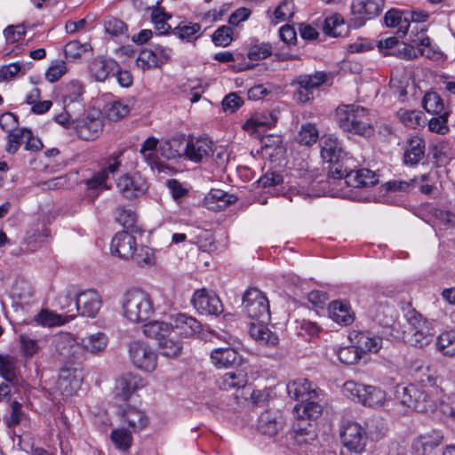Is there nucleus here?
Masks as SVG:
<instances>
[{
	"label": "nucleus",
	"instance_id": "nucleus-47",
	"mask_svg": "<svg viewBox=\"0 0 455 455\" xmlns=\"http://www.w3.org/2000/svg\"><path fill=\"white\" fill-rule=\"evenodd\" d=\"M236 199L235 196L228 194L221 189H212L206 197L208 204H216V206L210 207L219 211L226 208L231 204H234Z\"/></svg>",
	"mask_w": 455,
	"mask_h": 455
},
{
	"label": "nucleus",
	"instance_id": "nucleus-53",
	"mask_svg": "<svg viewBox=\"0 0 455 455\" xmlns=\"http://www.w3.org/2000/svg\"><path fill=\"white\" fill-rule=\"evenodd\" d=\"M83 93V87L77 81L69 83L63 94V104L68 108L71 103L78 102Z\"/></svg>",
	"mask_w": 455,
	"mask_h": 455
},
{
	"label": "nucleus",
	"instance_id": "nucleus-3",
	"mask_svg": "<svg viewBox=\"0 0 455 455\" xmlns=\"http://www.w3.org/2000/svg\"><path fill=\"white\" fill-rule=\"evenodd\" d=\"M334 120L344 132L370 138L375 133V127L369 109L358 104H340L335 109Z\"/></svg>",
	"mask_w": 455,
	"mask_h": 455
},
{
	"label": "nucleus",
	"instance_id": "nucleus-13",
	"mask_svg": "<svg viewBox=\"0 0 455 455\" xmlns=\"http://www.w3.org/2000/svg\"><path fill=\"white\" fill-rule=\"evenodd\" d=\"M403 16L411 23L408 32L409 41L414 44H428L429 37L427 36V27L424 24L428 19V13L424 11L414 10L405 12Z\"/></svg>",
	"mask_w": 455,
	"mask_h": 455
},
{
	"label": "nucleus",
	"instance_id": "nucleus-44",
	"mask_svg": "<svg viewBox=\"0 0 455 455\" xmlns=\"http://www.w3.org/2000/svg\"><path fill=\"white\" fill-rule=\"evenodd\" d=\"M132 431L124 427L113 429L110 435L115 447L121 451H127L132 443Z\"/></svg>",
	"mask_w": 455,
	"mask_h": 455
},
{
	"label": "nucleus",
	"instance_id": "nucleus-6",
	"mask_svg": "<svg viewBox=\"0 0 455 455\" xmlns=\"http://www.w3.org/2000/svg\"><path fill=\"white\" fill-rule=\"evenodd\" d=\"M342 392L352 401L373 409L380 408L387 399L386 392L380 387L353 380L344 383Z\"/></svg>",
	"mask_w": 455,
	"mask_h": 455
},
{
	"label": "nucleus",
	"instance_id": "nucleus-58",
	"mask_svg": "<svg viewBox=\"0 0 455 455\" xmlns=\"http://www.w3.org/2000/svg\"><path fill=\"white\" fill-rule=\"evenodd\" d=\"M272 53V47L269 44L261 43L253 44L249 48L247 56L251 60H260L267 58Z\"/></svg>",
	"mask_w": 455,
	"mask_h": 455
},
{
	"label": "nucleus",
	"instance_id": "nucleus-54",
	"mask_svg": "<svg viewBox=\"0 0 455 455\" xmlns=\"http://www.w3.org/2000/svg\"><path fill=\"white\" fill-rule=\"evenodd\" d=\"M159 348L163 355L166 357H176L180 354L182 346L179 340L166 337L159 342Z\"/></svg>",
	"mask_w": 455,
	"mask_h": 455
},
{
	"label": "nucleus",
	"instance_id": "nucleus-21",
	"mask_svg": "<svg viewBox=\"0 0 455 455\" xmlns=\"http://www.w3.org/2000/svg\"><path fill=\"white\" fill-rule=\"evenodd\" d=\"M145 387L144 379L135 374H125L120 377L115 387V395L123 401H127L132 395Z\"/></svg>",
	"mask_w": 455,
	"mask_h": 455
},
{
	"label": "nucleus",
	"instance_id": "nucleus-7",
	"mask_svg": "<svg viewBox=\"0 0 455 455\" xmlns=\"http://www.w3.org/2000/svg\"><path fill=\"white\" fill-rule=\"evenodd\" d=\"M243 305L251 319L260 323L270 322L269 301L259 289H248L243 294Z\"/></svg>",
	"mask_w": 455,
	"mask_h": 455
},
{
	"label": "nucleus",
	"instance_id": "nucleus-50",
	"mask_svg": "<svg viewBox=\"0 0 455 455\" xmlns=\"http://www.w3.org/2000/svg\"><path fill=\"white\" fill-rule=\"evenodd\" d=\"M319 139V132L315 124L307 123L301 125L296 136V140L300 145L311 146Z\"/></svg>",
	"mask_w": 455,
	"mask_h": 455
},
{
	"label": "nucleus",
	"instance_id": "nucleus-5",
	"mask_svg": "<svg viewBox=\"0 0 455 455\" xmlns=\"http://www.w3.org/2000/svg\"><path fill=\"white\" fill-rule=\"evenodd\" d=\"M403 315L411 326V337L410 342L411 345L419 347H424L431 343L436 333L437 322L435 320H427L423 318L411 304L402 307Z\"/></svg>",
	"mask_w": 455,
	"mask_h": 455
},
{
	"label": "nucleus",
	"instance_id": "nucleus-10",
	"mask_svg": "<svg viewBox=\"0 0 455 455\" xmlns=\"http://www.w3.org/2000/svg\"><path fill=\"white\" fill-rule=\"evenodd\" d=\"M341 443L349 451L362 453L368 443V434L366 430L356 422H347L339 430Z\"/></svg>",
	"mask_w": 455,
	"mask_h": 455
},
{
	"label": "nucleus",
	"instance_id": "nucleus-56",
	"mask_svg": "<svg viewBox=\"0 0 455 455\" xmlns=\"http://www.w3.org/2000/svg\"><path fill=\"white\" fill-rule=\"evenodd\" d=\"M137 66L142 69L159 68V62L153 50H142L136 60Z\"/></svg>",
	"mask_w": 455,
	"mask_h": 455
},
{
	"label": "nucleus",
	"instance_id": "nucleus-28",
	"mask_svg": "<svg viewBox=\"0 0 455 455\" xmlns=\"http://www.w3.org/2000/svg\"><path fill=\"white\" fill-rule=\"evenodd\" d=\"M282 427V416L278 411H267L259 418L258 428L264 435H275Z\"/></svg>",
	"mask_w": 455,
	"mask_h": 455
},
{
	"label": "nucleus",
	"instance_id": "nucleus-45",
	"mask_svg": "<svg viewBox=\"0 0 455 455\" xmlns=\"http://www.w3.org/2000/svg\"><path fill=\"white\" fill-rule=\"evenodd\" d=\"M132 259L136 265L140 267L153 266L156 263V257L154 251L146 245H136L132 252Z\"/></svg>",
	"mask_w": 455,
	"mask_h": 455
},
{
	"label": "nucleus",
	"instance_id": "nucleus-51",
	"mask_svg": "<svg viewBox=\"0 0 455 455\" xmlns=\"http://www.w3.org/2000/svg\"><path fill=\"white\" fill-rule=\"evenodd\" d=\"M397 116L403 125L416 129L422 122L423 113L419 110L400 109Z\"/></svg>",
	"mask_w": 455,
	"mask_h": 455
},
{
	"label": "nucleus",
	"instance_id": "nucleus-9",
	"mask_svg": "<svg viewBox=\"0 0 455 455\" xmlns=\"http://www.w3.org/2000/svg\"><path fill=\"white\" fill-rule=\"evenodd\" d=\"M351 23L355 28H361L383 12L385 0H352Z\"/></svg>",
	"mask_w": 455,
	"mask_h": 455
},
{
	"label": "nucleus",
	"instance_id": "nucleus-24",
	"mask_svg": "<svg viewBox=\"0 0 455 455\" xmlns=\"http://www.w3.org/2000/svg\"><path fill=\"white\" fill-rule=\"evenodd\" d=\"M137 245L136 238L127 231L117 233L111 241V251L119 258L129 259L132 256L135 246Z\"/></svg>",
	"mask_w": 455,
	"mask_h": 455
},
{
	"label": "nucleus",
	"instance_id": "nucleus-52",
	"mask_svg": "<svg viewBox=\"0 0 455 455\" xmlns=\"http://www.w3.org/2000/svg\"><path fill=\"white\" fill-rule=\"evenodd\" d=\"M336 354L339 360L346 365L355 364L362 357L361 353L355 346V344H352L351 346L339 347Z\"/></svg>",
	"mask_w": 455,
	"mask_h": 455
},
{
	"label": "nucleus",
	"instance_id": "nucleus-35",
	"mask_svg": "<svg viewBox=\"0 0 455 455\" xmlns=\"http://www.w3.org/2000/svg\"><path fill=\"white\" fill-rule=\"evenodd\" d=\"M442 441L440 434L421 435L413 441L411 448L416 455H425L440 445Z\"/></svg>",
	"mask_w": 455,
	"mask_h": 455
},
{
	"label": "nucleus",
	"instance_id": "nucleus-57",
	"mask_svg": "<svg viewBox=\"0 0 455 455\" xmlns=\"http://www.w3.org/2000/svg\"><path fill=\"white\" fill-rule=\"evenodd\" d=\"M25 418V413L22 411V405L17 401L11 404L10 415L4 418V422L11 428L19 425Z\"/></svg>",
	"mask_w": 455,
	"mask_h": 455
},
{
	"label": "nucleus",
	"instance_id": "nucleus-32",
	"mask_svg": "<svg viewBox=\"0 0 455 455\" xmlns=\"http://www.w3.org/2000/svg\"><path fill=\"white\" fill-rule=\"evenodd\" d=\"M0 375L12 387L20 385L18 362L14 357L0 355Z\"/></svg>",
	"mask_w": 455,
	"mask_h": 455
},
{
	"label": "nucleus",
	"instance_id": "nucleus-60",
	"mask_svg": "<svg viewBox=\"0 0 455 455\" xmlns=\"http://www.w3.org/2000/svg\"><path fill=\"white\" fill-rule=\"evenodd\" d=\"M450 116L437 115L428 122V130L432 132L444 135L449 132L448 118Z\"/></svg>",
	"mask_w": 455,
	"mask_h": 455
},
{
	"label": "nucleus",
	"instance_id": "nucleus-25",
	"mask_svg": "<svg viewBox=\"0 0 455 455\" xmlns=\"http://www.w3.org/2000/svg\"><path fill=\"white\" fill-rule=\"evenodd\" d=\"M116 188L122 196L128 199L137 197L146 190L144 181L128 174H124L117 180Z\"/></svg>",
	"mask_w": 455,
	"mask_h": 455
},
{
	"label": "nucleus",
	"instance_id": "nucleus-61",
	"mask_svg": "<svg viewBox=\"0 0 455 455\" xmlns=\"http://www.w3.org/2000/svg\"><path fill=\"white\" fill-rule=\"evenodd\" d=\"M344 25V20L339 13L327 17L324 20L323 31L326 35L338 36L341 32L338 28Z\"/></svg>",
	"mask_w": 455,
	"mask_h": 455
},
{
	"label": "nucleus",
	"instance_id": "nucleus-20",
	"mask_svg": "<svg viewBox=\"0 0 455 455\" xmlns=\"http://www.w3.org/2000/svg\"><path fill=\"white\" fill-rule=\"evenodd\" d=\"M287 392L294 400L304 402L318 398L320 389L307 379H297L287 384Z\"/></svg>",
	"mask_w": 455,
	"mask_h": 455
},
{
	"label": "nucleus",
	"instance_id": "nucleus-18",
	"mask_svg": "<svg viewBox=\"0 0 455 455\" xmlns=\"http://www.w3.org/2000/svg\"><path fill=\"white\" fill-rule=\"evenodd\" d=\"M349 339L361 355L377 353L382 347L381 338L368 331H353L349 334Z\"/></svg>",
	"mask_w": 455,
	"mask_h": 455
},
{
	"label": "nucleus",
	"instance_id": "nucleus-55",
	"mask_svg": "<svg viewBox=\"0 0 455 455\" xmlns=\"http://www.w3.org/2000/svg\"><path fill=\"white\" fill-rule=\"evenodd\" d=\"M233 28L229 26L220 27L212 36V42L218 46L226 47L233 41Z\"/></svg>",
	"mask_w": 455,
	"mask_h": 455
},
{
	"label": "nucleus",
	"instance_id": "nucleus-2",
	"mask_svg": "<svg viewBox=\"0 0 455 455\" xmlns=\"http://www.w3.org/2000/svg\"><path fill=\"white\" fill-rule=\"evenodd\" d=\"M395 397L402 404L416 411L432 413L437 408L439 388L435 379L429 375L407 387L397 385Z\"/></svg>",
	"mask_w": 455,
	"mask_h": 455
},
{
	"label": "nucleus",
	"instance_id": "nucleus-16",
	"mask_svg": "<svg viewBox=\"0 0 455 455\" xmlns=\"http://www.w3.org/2000/svg\"><path fill=\"white\" fill-rule=\"evenodd\" d=\"M368 315L379 325L389 326L395 322V310L387 298L379 296L370 307Z\"/></svg>",
	"mask_w": 455,
	"mask_h": 455
},
{
	"label": "nucleus",
	"instance_id": "nucleus-63",
	"mask_svg": "<svg viewBox=\"0 0 455 455\" xmlns=\"http://www.w3.org/2000/svg\"><path fill=\"white\" fill-rule=\"evenodd\" d=\"M7 44H15L20 41L26 35L24 24L10 25L4 30Z\"/></svg>",
	"mask_w": 455,
	"mask_h": 455
},
{
	"label": "nucleus",
	"instance_id": "nucleus-34",
	"mask_svg": "<svg viewBox=\"0 0 455 455\" xmlns=\"http://www.w3.org/2000/svg\"><path fill=\"white\" fill-rule=\"evenodd\" d=\"M108 338L101 331L89 334L81 339L80 345L84 350L96 355L104 351L108 346Z\"/></svg>",
	"mask_w": 455,
	"mask_h": 455
},
{
	"label": "nucleus",
	"instance_id": "nucleus-11",
	"mask_svg": "<svg viewBox=\"0 0 455 455\" xmlns=\"http://www.w3.org/2000/svg\"><path fill=\"white\" fill-rule=\"evenodd\" d=\"M326 81V74L323 72H315L313 75H300L292 84H298L297 91L293 94L296 101L306 103L313 99L314 90L318 88Z\"/></svg>",
	"mask_w": 455,
	"mask_h": 455
},
{
	"label": "nucleus",
	"instance_id": "nucleus-37",
	"mask_svg": "<svg viewBox=\"0 0 455 455\" xmlns=\"http://www.w3.org/2000/svg\"><path fill=\"white\" fill-rule=\"evenodd\" d=\"M81 379L76 378L75 373L68 369L62 370L58 379V388L67 395H73L80 387Z\"/></svg>",
	"mask_w": 455,
	"mask_h": 455
},
{
	"label": "nucleus",
	"instance_id": "nucleus-62",
	"mask_svg": "<svg viewBox=\"0 0 455 455\" xmlns=\"http://www.w3.org/2000/svg\"><path fill=\"white\" fill-rule=\"evenodd\" d=\"M116 220L124 228H132L136 223V214L124 207H119L116 212Z\"/></svg>",
	"mask_w": 455,
	"mask_h": 455
},
{
	"label": "nucleus",
	"instance_id": "nucleus-1",
	"mask_svg": "<svg viewBox=\"0 0 455 455\" xmlns=\"http://www.w3.org/2000/svg\"><path fill=\"white\" fill-rule=\"evenodd\" d=\"M322 158L330 164L328 176L334 180H344L348 187H371L378 183L376 173L369 169H353V160L347 158L339 140L332 136H324L321 145Z\"/></svg>",
	"mask_w": 455,
	"mask_h": 455
},
{
	"label": "nucleus",
	"instance_id": "nucleus-59",
	"mask_svg": "<svg viewBox=\"0 0 455 455\" xmlns=\"http://www.w3.org/2000/svg\"><path fill=\"white\" fill-rule=\"evenodd\" d=\"M106 112L108 119L115 121L126 116L130 108L121 101H115L107 106Z\"/></svg>",
	"mask_w": 455,
	"mask_h": 455
},
{
	"label": "nucleus",
	"instance_id": "nucleus-36",
	"mask_svg": "<svg viewBox=\"0 0 455 455\" xmlns=\"http://www.w3.org/2000/svg\"><path fill=\"white\" fill-rule=\"evenodd\" d=\"M330 317L339 324L348 325L354 318L350 312V307L346 302L332 301L328 307Z\"/></svg>",
	"mask_w": 455,
	"mask_h": 455
},
{
	"label": "nucleus",
	"instance_id": "nucleus-31",
	"mask_svg": "<svg viewBox=\"0 0 455 455\" xmlns=\"http://www.w3.org/2000/svg\"><path fill=\"white\" fill-rule=\"evenodd\" d=\"M425 141L419 136L411 137L404 152V163L406 164H417L425 156Z\"/></svg>",
	"mask_w": 455,
	"mask_h": 455
},
{
	"label": "nucleus",
	"instance_id": "nucleus-39",
	"mask_svg": "<svg viewBox=\"0 0 455 455\" xmlns=\"http://www.w3.org/2000/svg\"><path fill=\"white\" fill-rule=\"evenodd\" d=\"M171 331V322L153 321L143 326L144 334L148 338L157 339L158 343L168 337Z\"/></svg>",
	"mask_w": 455,
	"mask_h": 455
},
{
	"label": "nucleus",
	"instance_id": "nucleus-64",
	"mask_svg": "<svg viewBox=\"0 0 455 455\" xmlns=\"http://www.w3.org/2000/svg\"><path fill=\"white\" fill-rule=\"evenodd\" d=\"M67 73L65 61L60 60L53 62L45 72V78L50 83L59 81Z\"/></svg>",
	"mask_w": 455,
	"mask_h": 455
},
{
	"label": "nucleus",
	"instance_id": "nucleus-42",
	"mask_svg": "<svg viewBox=\"0 0 455 455\" xmlns=\"http://www.w3.org/2000/svg\"><path fill=\"white\" fill-rule=\"evenodd\" d=\"M246 383L247 376L242 371L227 372L218 380L219 387L225 390L243 387Z\"/></svg>",
	"mask_w": 455,
	"mask_h": 455
},
{
	"label": "nucleus",
	"instance_id": "nucleus-29",
	"mask_svg": "<svg viewBox=\"0 0 455 455\" xmlns=\"http://www.w3.org/2000/svg\"><path fill=\"white\" fill-rule=\"evenodd\" d=\"M76 317L73 309H68L64 314H56L49 310H42L36 317L35 321L43 326L53 327L64 324Z\"/></svg>",
	"mask_w": 455,
	"mask_h": 455
},
{
	"label": "nucleus",
	"instance_id": "nucleus-23",
	"mask_svg": "<svg viewBox=\"0 0 455 455\" xmlns=\"http://www.w3.org/2000/svg\"><path fill=\"white\" fill-rule=\"evenodd\" d=\"M124 151H116L107 160L106 166L101 171L95 173L92 178L87 180L89 188H96L104 184L108 174H115L119 171L122 161L121 156Z\"/></svg>",
	"mask_w": 455,
	"mask_h": 455
},
{
	"label": "nucleus",
	"instance_id": "nucleus-15",
	"mask_svg": "<svg viewBox=\"0 0 455 455\" xmlns=\"http://www.w3.org/2000/svg\"><path fill=\"white\" fill-rule=\"evenodd\" d=\"M70 305L73 307V313L92 318L99 313L102 299L97 291L91 289L78 293L76 302L74 304L70 303Z\"/></svg>",
	"mask_w": 455,
	"mask_h": 455
},
{
	"label": "nucleus",
	"instance_id": "nucleus-19",
	"mask_svg": "<svg viewBox=\"0 0 455 455\" xmlns=\"http://www.w3.org/2000/svg\"><path fill=\"white\" fill-rule=\"evenodd\" d=\"M116 70H118V62L112 58L103 56L92 59L88 67L90 76L96 82H105Z\"/></svg>",
	"mask_w": 455,
	"mask_h": 455
},
{
	"label": "nucleus",
	"instance_id": "nucleus-14",
	"mask_svg": "<svg viewBox=\"0 0 455 455\" xmlns=\"http://www.w3.org/2000/svg\"><path fill=\"white\" fill-rule=\"evenodd\" d=\"M192 304L201 315H218L223 312L220 298L212 291L201 289L195 291Z\"/></svg>",
	"mask_w": 455,
	"mask_h": 455
},
{
	"label": "nucleus",
	"instance_id": "nucleus-43",
	"mask_svg": "<svg viewBox=\"0 0 455 455\" xmlns=\"http://www.w3.org/2000/svg\"><path fill=\"white\" fill-rule=\"evenodd\" d=\"M430 174H422L419 177H415L410 180H394L386 183V188L388 191L394 192H411L415 188V182L429 181L431 180Z\"/></svg>",
	"mask_w": 455,
	"mask_h": 455
},
{
	"label": "nucleus",
	"instance_id": "nucleus-22",
	"mask_svg": "<svg viewBox=\"0 0 455 455\" xmlns=\"http://www.w3.org/2000/svg\"><path fill=\"white\" fill-rule=\"evenodd\" d=\"M212 141L208 138L189 139L186 158L195 163L203 162L212 154Z\"/></svg>",
	"mask_w": 455,
	"mask_h": 455
},
{
	"label": "nucleus",
	"instance_id": "nucleus-4",
	"mask_svg": "<svg viewBox=\"0 0 455 455\" xmlns=\"http://www.w3.org/2000/svg\"><path fill=\"white\" fill-rule=\"evenodd\" d=\"M124 316L130 322L139 323L148 320L155 308L151 296L141 289H130L123 296Z\"/></svg>",
	"mask_w": 455,
	"mask_h": 455
},
{
	"label": "nucleus",
	"instance_id": "nucleus-26",
	"mask_svg": "<svg viewBox=\"0 0 455 455\" xmlns=\"http://www.w3.org/2000/svg\"><path fill=\"white\" fill-rule=\"evenodd\" d=\"M268 323H251L249 328L250 336L259 345L275 347L278 344V336L267 327Z\"/></svg>",
	"mask_w": 455,
	"mask_h": 455
},
{
	"label": "nucleus",
	"instance_id": "nucleus-27",
	"mask_svg": "<svg viewBox=\"0 0 455 455\" xmlns=\"http://www.w3.org/2000/svg\"><path fill=\"white\" fill-rule=\"evenodd\" d=\"M172 331L178 330L180 333L191 336L201 330V323L186 314H177L171 317Z\"/></svg>",
	"mask_w": 455,
	"mask_h": 455
},
{
	"label": "nucleus",
	"instance_id": "nucleus-46",
	"mask_svg": "<svg viewBox=\"0 0 455 455\" xmlns=\"http://www.w3.org/2000/svg\"><path fill=\"white\" fill-rule=\"evenodd\" d=\"M276 117L271 113L255 114L244 124L246 130L259 131L260 128H271L276 123Z\"/></svg>",
	"mask_w": 455,
	"mask_h": 455
},
{
	"label": "nucleus",
	"instance_id": "nucleus-30",
	"mask_svg": "<svg viewBox=\"0 0 455 455\" xmlns=\"http://www.w3.org/2000/svg\"><path fill=\"white\" fill-rule=\"evenodd\" d=\"M103 123L99 117L87 116L77 125L78 136L84 140H92L99 137L102 131Z\"/></svg>",
	"mask_w": 455,
	"mask_h": 455
},
{
	"label": "nucleus",
	"instance_id": "nucleus-40",
	"mask_svg": "<svg viewBox=\"0 0 455 455\" xmlns=\"http://www.w3.org/2000/svg\"><path fill=\"white\" fill-rule=\"evenodd\" d=\"M188 140L184 137L172 138L163 147L164 155L167 158L186 157Z\"/></svg>",
	"mask_w": 455,
	"mask_h": 455
},
{
	"label": "nucleus",
	"instance_id": "nucleus-48",
	"mask_svg": "<svg viewBox=\"0 0 455 455\" xmlns=\"http://www.w3.org/2000/svg\"><path fill=\"white\" fill-rule=\"evenodd\" d=\"M104 31L111 37L127 36L128 27L120 19L107 16L103 20Z\"/></svg>",
	"mask_w": 455,
	"mask_h": 455
},
{
	"label": "nucleus",
	"instance_id": "nucleus-12",
	"mask_svg": "<svg viewBox=\"0 0 455 455\" xmlns=\"http://www.w3.org/2000/svg\"><path fill=\"white\" fill-rule=\"evenodd\" d=\"M222 339L228 344L227 347L215 348L211 353V361L217 368H228L239 365L242 357L233 347L235 339L228 333H224Z\"/></svg>",
	"mask_w": 455,
	"mask_h": 455
},
{
	"label": "nucleus",
	"instance_id": "nucleus-8",
	"mask_svg": "<svg viewBox=\"0 0 455 455\" xmlns=\"http://www.w3.org/2000/svg\"><path fill=\"white\" fill-rule=\"evenodd\" d=\"M132 363L140 371L152 372L157 365V353L148 342L133 340L129 345Z\"/></svg>",
	"mask_w": 455,
	"mask_h": 455
},
{
	"label": "nucleus",
	"instance_id": "nucleus-17",
	"mask_svg": "<svg viewBox=\"0 0 455 455\" xmlns=\"http://www.w3.org/2000/svg\"><path fill=\"white\" fill-rule=\"evenodd\" d=\"M118 415L122 423L133 433L145 429L149 423L147 413L135 406L126 405L119 411Z\"/></svg>",
	"mask_w": 455,
	"mask_h": 455
},
{
	"label": "nucleus",
	"instance_id": "nucleus-41",
	"mask_svg": "<svg viewBox=\"0 0 455 455\" xmlns=\"http://www.w3.org/2000/svg\"><path fill=\"white\" fill-rule=\"evenodd\" d=\"M403 15L404 12H400L396 10H389L384 16L385 24L391 28L397 27V32L401 34L402 36H406L411 28V23L407 21Z\"/></svg>",
	"mask_w": 455,
	"mask_h": 455
},
{
	"label": "nucleus",
	"instance_id": "nucleus-38",
	"mask_svg": "<svg viewBox=\"0 0 455 455\" xmlns=\"http://www.w3.org/2000/svg\"><path fill=\"white\" fill-rule=\"evenodd\" d=\"M293 411L298 418L315 419L322 414L323 407L318 402L312 399L296 404Z\"/></svg>",
	"mask_w": 455,
	"mask_h": 455
},
{
	"label": "nucleus",
	"instance_id": "nucleus-33",
	"mask_svg": "<svg viewBox=\"0 0 455 455\" xmlns=\"http://www.w3.org/2000/svg\"><path fill=\"white\" fill-rule=\"evenodd\" d=\"M422 106L427 113L433 116L451 115L449 107L444 105L443 99L435 92H428L424 95L422 99Z\"/></svg>",
	"mask_w": 455,
	"mask_h": 455
},
{
	"label": "nucleus",
	"instance_id": "nucleus-49",
	"mask_svg": "<svg viewBox=\"0 0 455 455\" xmlns=\"http://www.w3.org/2000/svg\"><path fill=\"white\" fill-rule=\"evenodd\" d=\"M436 347L438 351L447 356L455 355V331H447L437 337Z\"/></svg>",
	"mask_w": 455,
	"mask_h": 455
}]
</instances>
